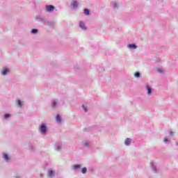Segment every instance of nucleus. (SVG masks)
Returning <instances> with one entry per match:
<instances>
[{"label": "nucleus", "instance_id": "obj_10", "mask_svg": "<svg viewBox=\"0 0 178 178\" xmlns=\"http://www.w3.org/2000/svg\"><path fill=\"white\" fill-rule=\"evenodd\" d=\"M84 13L85 15H86L87 16H88V15H90V10H88V9L86 8L84 10Z\"/></svg>", "mask_w": 178, "mask_h": 178}, {"label": "nucleus", "instance_id": "obj_15", "mask_svg": "<svg viewBox=\"0 0 178 178\" xmlns=\"http://www.w3.org/2000/svg\"><path fill=\"white\" fill-rule=\"evenodd\" d=\"M82 173H87V168H82Z\"/></svg>", "mask_w": 178, "mask_h": 178}, {"label": "nucleus", "instance_id": "obj_7", "mask_svg": "<svg viewBox=\"0 0 178 178\" xmlns=\"http://www.w3.org/2000/svg\"><path fill=\"white\" fill-rule=\"evenodd\" d=\"M131 143V140L130 138H127L125 140L126 145H130V143Z\"/></svg>", "mask_w": 178, "mask_h": 178}, {"label": "nucleus", "instance_id": "obj_16", "mask_svg": "<svg viewBox=\"0 0 178 178\" xmlns=\"http://www.w3.org/2000/svg\"><path fill=\"white\" fill-rule=\"evenodd\" d=\"M38 30L37 29H32V31H31V33H33V34H35V33H38Z\"/></svg>", "mask_w": 178, "mask_h": 178}, {"label": "nucleus", "instance_id": "obj_2", "mask_svg": "<svg viewBox=\"0 0 178 178\" xmlns=\"http://www.w3.org/2000/svg\"><path fill=\"white\" fill-rule=\"evenodd\" d=\"M40 130L42 134H45V133H47V127L44 124H42L40 127Z\"/></svg>", "mask_w": 178, "mask_h": 178}, {"label": "nucleus", "instance_id": "obj_14", "mask_svg": "<svg viewBox=\"0 0 178 178\" xmlns=\"http://www.w3.org/2000/svg\"><path fill=\"white\" fill-rule=\"evenodd\" d=\"M3 158L6 161H9V156H8V154H4Z\"/></svg>", "mask_w": 178, "mask_h": 178}, {"label": "nucleus", "instance_id": "obj_11", "mask_svg": "<svg viewBox=\"0 0 178 178\" xmlns=\"http://www.w3.org/2000/svg\"><path fill=\"white\" fill-rule=\"evenodd\" d=\"M17 104L18 106H23V104H22V101H20V99L17 100Z\"/></svg>", "mask_w": 178, "mask_h": 178}, {"label": "nucleus", "instance_id": "obj_5", "mask_svg": "<svg viewBox=\"0 0 178 178\" xmlns=\"http://www.w3.org/2000/svg\"><path fill=\"white\" fill-rule=\"evenodd\" d=\"M147 90L148 95H150L151 92H152V89H151V87H149V86L147 85Z\"/></svg>", "mask_w": 178, "mask_h": 178}, {"label": "nucleus", "instance_id": "obj_1", "mask_svg": "<svg viewBox=\"0 0 178 178\" xmlns=\"http://www.w3.org/2000/svg\"><path fill=\"white\" fill-rule=\"evenodd\" d=\"M46 10H47V12H49V13L54 12V10H55V6L52 5L47 6Z\"/></svg>", "mask_w": 178, "mask_h": 178}, {"label": "nucleus", "instance_id": "obj_8", "mask_svg": "<svg viewBox=\"0 0 178 178\" xmlns=\"http://www.w3.org/2000/svg\"><path fill=\"white\" fill-rule=\"evenodd\" d=\"M74 169H75V170H77V169H80V168H81V165H75L73 166Z\"/></svg>", "mask_w": 178, "mask_h": 178}, {"label": "nucleus", "instance_id": "obj_9", "mask_svg": "<svg viewBox=\"0 0 178 178\" xmlns=\"http://www.w3.org/2000/svg\"><path fill=\"white\" fill-rule=\"evenodd\" d=\"M47 176L48 177H51V176H54V171L52 170L49 171Z\"/></svg>", "mask_w": 178, "mask_h": 178}, {"label": "nucleus", "instance_id": "obj_19", "mask_svg": "<svg viewBox=\"0 0 178 178\" xmlns=\"http://www.w3.org/2000/svg\"><path fill=\"white\" fill-rule=\"evenodd\" d=\"M56 106V102H54L53 103V107L55 108Z\"/></svg>", "mask_w": 178, "mask_h": 178}, {"label": "nucleus", "instance_id": "obj_22", "mask_svg": "<svg viewBox=\"0 0 178 178\" xmlns=\"http://www.w3.org/2000/svg\"><path fill=\"white\" fill-rule=\"evenodd\" d=\"M170 136H173V132L171 131V132L170 133Z\"/></svg>", "mask_w": 178, "mask_h": 178}, {"label": "nucleus", "instance_id": "obj_21", "mask_svg": "<svg viewBox=\"0 0 178 178\" xmlns=\"http://www.w3.org/2000/svg\"><path fill=\"white\" fill-rule=\"evenodd\" d=\"M164 143H168V138H164Z\"/></svg>", "mask_w": 178, "mask_h": 178}, {"label": "nucleus", "instance_id": "obj_20", "mask_svg": "<svg viewBox=\"0 0 178 178\" xmlns=\"http://www.w3.org/2000/svg\"><path fill=\"white\" fill-rule=\"evenodd\" d=\"M83 108L85 112H87V108L84 105H83Z\"/></svg>", "mask_w": 178, "mask_h": 178}, {"label": "nucleus", "instance_id": "obj_3", "mask_svg": "<svg viewBox=\"0 0 178 178\" xmlns=\"http://www.w3.org/2000/svg\"><path fill=\"white\" fill-rule=\"evenodd\" d=\"M76 6H77V1H72L71 3V8H72V9H74V8H76Z\"/></svg>", "mask_w": 178, "mask_h": 178}, {"label": "nucleus", "instance_id": "obj_23", "mask_svg": "<svg viewBox=\"0 0 178 178\" xmlns=\"http://www.w3.org/2000/svg\"><path fill=\"white\" fill-rule=\"evenodd\" d=\"M85 145H86V147H87V146L88 145V144H87V143H85Z\"/></svg>", "mask_w": 178, "mask_h": 178}, {"label": "nucleus", "instance_id": "obj_17", "mask_svg": "<svg viewBox=\"0 0 178 178\" xmlns=\"http://www.w3.org/2000/svg\"><path fill=\"white\" fill-rule=\"evenodd\" d=\"M4 118H5L6 119H8V118H10V114H6V115H4Z\"/></svg>", "mask_w": 178, "mask_h": 178}, {"label": "nucleus", "instance_id": "obj_12", "mask_svg": "<svg viewBox=\"0 0 178 178\" xmlns=\"http://www.w3.org/2000/svg\"><path fill=\"white\" fill-rule=\"evenodd\" d=\"M56 121H57V122H59V123H60V122H61L60 115H58L56 116Z\"/></svg>", "mask_w": 178, "mask_h": 178}, {"label": "nucleus", "instance_id": "obj_18", "mask_svg": "<svg viewBox=\"0 0 178 178\" xmlns=\"http://www.w3.org/2000/svg\"><path fill=\"white\" fill-rule=\"evenodd\" d=\"M135 77H140V72H136Z\"/></svg>", "mask_w": 178, "mask_h": 178}, {"label": "nucleus", "instance_id": "obj_24", "mask_svg": "<svg viewBox=\"0 0 178 178\" xmlns=\"http://www.w3.org/2000/svg\"><path fill=\"white\" fill-rule=\"evenodd\" d=\"M158 71H159V72H161V70H160V69H159V70H158Z\"/></svg>", "mask_w": 178, "mask_h": 178}, {"label": "nucleus", "instance_id": "obj_4", "mask_svg": "<svg viewBox=\"0 0 178 178\" xmlns=\"http://www.w3.org/2000/svg\"><path fill=\"white\" fill-rule=\"evenodd\" d=\"M128 48H129L131 49H137V47L134 44H129Z\"/></svg>", "mask_w": 178, "mask_h": 178}, {"label": "nucleus", "instance_id": "obj_13", "mask_svg": "<svg viewBox=\"0 0 178 178\" xmlns=\"http://www.w3.org/2000/svg\"><path fill=\"white\" fill-rule=\"evenodd\" d=\"M8 73V69H5L2 71V74L5 76V74H7Z\"/></svg>", "mask_w": 178, "mask_h": 178}, {"label": "nucleus", "instance_id": "obj_6", "mask_svg": "<svg viewBox=\"0 0 178 178\" xmlns=\"http://www.w3.org/2000/svg\"><path fill=\"white\" fill-rule=\"evenodd\" d=\"M79 27H80V29H82L83 30H86V25L83 22L79 23Z\"/></svg>", "mask_w": 178, "mask_h": 178}]
</instances>
